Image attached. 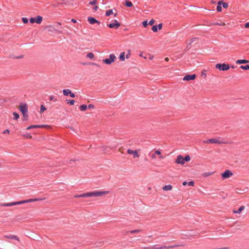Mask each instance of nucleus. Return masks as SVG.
<instances>
[{"label": "nucleus", "mask_w": 249, "mask_h": 249, "mask_svg": "<svg viewBox=\"0 0 249 249\" xmlns=\"http://www.w3.org/2000/svg\"><path fill=\"white\" fill-rule=\"evenodd\" d=\"M44 125H31L28 126L26 129L27 130L31 129L32 128H38L44 127Z\"/></svg>", "instance_id": "18"}, {"label": "nucleus", "mask_w": 249, "mask_h": 249, "mask_svg": "<svg viewBox=\"0 0 249 249\" xmlns=\"http://www.w3.org/2000/svg\"><path fill=\"white\" fill-rule=\"evenodd\" d=\"M222 3V1H219L217 2V6L216 7V10L218 12H221L222 11V7L221 6V4Z\"/></svg>", "instance_id": "24"}, {"label": "nucleus", "mask_w": 249, "mask_h": 249, "mask_svg": "<svg viewBox=\"0 0 249 249\" xmlns=\"http://www.w3.org/2000/svg\"><path fill=\"white\" fill-rule=\"evenodd\" d=\"M17 205H19V201L10 202V203H3L0 204L1 207H10Z\"/></svg>", "instance_id": "9"}, {"label": "nucleus", "mask_w": 249, "mask_h": 249, "mask_svg": "<svg viewBox=\"0 0 249 249\" xmlns=\"http://www.w3.org/2000/svg\"><path fill=\"white\" fill-rule=\"evenodd\" d=\"M179 245H174L169 246H162L160 247H155V246L151 247V249H173L179 246Z\"/></svg>", "instance_id": "7"}, {"label": "nucleus", "mask_w": 249, "mask_h": 249, "mask_svg": "<svg viewBox=\"0 0 249 249\" xmlns=\"http://www.w3.org/2000/svg\"><path fill=\"white\" fill-rule=\"evenodd\" d=\"M19 110L22 113H28V107L26 104H21L19 106Z\"/></svg>", "instance_id": "12"}, {"label": "nucleus", "mask_w": 249, "mask_h": 249, "mask_svg": "<svg viewBox=\"0 0 249 249\" xmlns=\"http://www.w3.org/2000/svg\"><path fill=\"white\" fill-rule=\"evenodd\" d=\"M155 154H157L158 155H160V159H162L164 158V157L161 155V152L159 150H156L155 151L154 153L151 156V157L152 159H155L156 158V156H155Z\"/></svg>", "instance_id": "15"}, {"label": "nucleus", "mask_w": 249, "mask_h": 249, "mask_svg": "<svg viewBox=\"0 0 249 249\" xmlns=\"http://www.w3.org/2000/svg\"><path fill=\"white\" fill-rule=\"evenodd\" d=\"M153 57V56H151V57H150V59H151H151H152Z\"/></svg>", "instance_id": "63"}, {"label": "nucleus", "mask_w": 249, "mask_h": 249, "mask_svg": "<svg viewBox=\"0 0 249 249\" xmlns=\"http://www.w3.org/2000/svg\"><path fill=\"white\" fill-rule=\"evenodd\" d=\"M27 138H31L32 136L30 134H27L24 135Z\"/></svg>", "instance_id": "49"}, {"label": "nucleus", "mask_w": 249, "mask_h": 249, "mask_svg": "<svg viewBox=\"0 0 249 249\" xmlns=\"http://www.w3.org/2000/svg\"><path fill=\"white\" fill-rule=\"evenodd\" d=\"M67 104H70V105H73L75 101L73 100H66Z\"/></svg>", "instance_id": "33"}, {"label": "nucleus", "mask_w": 249, "mask_h": 249, "mask_svg": "<svg viewBox=\"0 0 249 249\" xmlns=\"http://www.w3.org/2000/svg\"><path fill=\"white\" fill-rule=\"evenodd\" d=\"M127 153L130 155H133L134 158H138L140 157L137 150H133L130 149H128L127 150Z\"/></svg>", "instance_id": "8"}, {"label": "nucleus", "mask_w": 249, "mask_h": 249, "mask_svg": "<svg viewBox=\"0 0 249 249\" xmlns=\"http://www.w3.org/2000/svg\"><path fill=\"white\" fill-rule=\"evenodd\" d=\"M94 55L92 52L89 53L87 54V57L90 59H93L94 58Z\"/></svg>", "instance_id": "28"}, {"label": "nucleus", "mask_w": 249, "mask_h": 249, "mask_svg": "<svg viewBox=\"0 0 249 249\" xmlns=\"http://www.w3.org/2000/svg\"><path fill=\"white\" fill-rule=\"evenodd\" d=\"M113 14V11L112 10H109L108 11H107L106 13V16H110L111 14Z\"/></svg>", "instance_id": "32"}, {"label": "nucleus", "mask_w": 249, "mask_h": 249, "mask_svg": "<svg viewBox=\"0 0 249 249\" xmlns=\"http://www.w3.org/2000/svg\"><path fill=\"white\" fill-rule=\"evenodd\" d=\"M202 76H204L206 77V74L205 73H202Z\"/></svg>", "instance_id": "60"}, {"label": "nucleus", "mask_w": 249, "mask_h": 249, "mask_svg": "<svg viewBox=\"0 0 249 249\" xmlns=\"http://www.w3.org/2000/svg\"><path fill=\"white\" fill-rule=\"evenodd\" d=\"M109 193V191H96L91 192H88L86 193L82 194L80 195H77L74 196V197H97L101 196L104 195H107Z\"/></svg>", "instance_id": "1"}, {"label": "nucleus", "mask_w": 249, "mask_h": 249, "mask_svg": "<svg viewBox=\"0 0 249 249\" xmlns=\"http://www.w3.org/2000/svg\"><path fill=\"white\" fill-rule=\"evenodd\" d=\"M191 160L190 157L189 155H186L185 158H184V161H189Z\"/></svg>", "instance_id": "37"}, {"label": "nucleus", "mask_w": 249, "mask_h": 249, "mask_svg": "<svg viewBox=\"0 0 249 249\" xmlns=\"http://www.w3.org/2000/svg\"><path fill=\"white\" fill-rule=\"evenodd\" d=\"M197 39H198V38H197V37H194V38L191 39L189 41H190L189 43H188V45H190L193 42H194V41H196Z\"/></svg>", "instance_id": "35"}, {"label": "nucleus", "mask_w": 249, "mask_h": 249, "mask_svg": "<svg viewBox=\"0 0 249 249\" xmlns=\"http://www.w3.org/2000/svg\"><path fill=\"white\" fill-rule=\"evenodd\" d=\"M22 115L23 116V120L26 121L28 120V113H22Z\"/></svg>", "instance_id": "34"}, {"label": "nucleus", "mask_w": 249, "mask_h": 249, "mask_svg": "<svg viewBox=\"0 0 249 249\" xmlns=\"http://www.w3.org/2000/svg\"><path fill=\"white\" fill-rule=\"evenodd\" d=\"M22 57H23V56L22 55H20V56L16 57V58L19 59V58H21Z\"/></svg>", "instance_id": "59"}, {"label": "nucleus", "mask_w": 249, "mask_h": 249, "mask_svg": "<svg viewBox=\"0 0 249 249\" xmlns=\"http://www.w3.org/2000/svg\"><path fill=\"white\" fill-rule=\"evenodd\" d=\"M88 106L89 108H94V105L92 104H89Z\"/></svg>", "instance_id": "51"}, {"label": "nucleus", "mask_w": 249, "mask_h": 249, "mask_svg": "<svg viewBox=\"0 0 249 249\" xmlns=\"http://www.w3.org/2000/svg\"><path fill=\"white\" fill-rule=\"evenodd\" d=\"M45 199V198H31V199H26V200H24L19 201V205H20V204H22L29 203V202H35V201H37L43 200H44Z\"/></svg>", "instance_id": "4"}, {"label": "nucleus", "mask_w": 249, "mask_h": 249, "mask_svg": "<svg viewBox=\"0 0 249 249\" xmlns=\"http://www.w3.org/2000/svg\"><path fill=\"white\" fill-rule=\"evenodd\" d=\"M125 5H126V6L130 7H131L132 6V3L130 1L126 0L125 1Z\"/></svg>", "instance_id": "30"}, {"label": "nucleus", "mask_w": 249, "mask_h": 249, "mask_svg": "<svg viewBox=\"0 0 249 249\" xmlns=\"http://www.w3.org/2000/svg\"><path fill=\"white\" fill-rule=\"evenodd\" d=\"M148 24V23H147V21L146 20L143 21L142 22V25L144 27H146L147 26Z\"/></svg>", "instance_id": "46"}, {"label": "nucleus", "mask_w": 249, "mask_h": 249, "mask_svg": "<svg viewBox=\"0 0 249 249\" xmlns=\"http://www.w3.org/2000/svg\"><path fill=\"white\" fill-rule=\"evenodd\" d=\"M13 115L14 116V119L17 120L18 118H19V115L17 112H13Z\"/></svg>", "instance_id": "36"}, {"label": "nucleus", "mask_w": 249, "mask_h": 249, "mask_svg": "<svg viewBox=\"0 0 249 249\" xmlns=\"http://www.w3.org/2000/svg\"><path fill=\"white\" fill-rule=\"evenodd\" d=\"M245 27L246 28H249V22H247L245 25Z\"/></svg>", "instance_id": "53"}, {"label": "nucleus", "mask_w": 249, "mask_h": 249, "mask_svg": "<svg viewBox=\"0 0 249 249\" xmlns=\"http://www.w3.org/2000/svg\"><path fill=\"white\" fill-rule=\"evenodd\" d=\"M175 162L177 164L183 165L185 163L184 158H183L181 155H178L177 157Z\"/></svg>", "instance_id": "11"}, {"label": "nucleus", "mask_w": 249, "mask_h": 249, "mask_svg": "<svg viewBox=\"0 0 249 249\" xmlns=\"http://www.w3.org/2000/svg\"><path fill=\"white\" fill-rule=\"evenodd\" d=\"M71 21L72 22H73V23H76V20L75 19H74V18L71 19Z\"/></svg>", "instance_id": "57"}, {"label": "nucleus", "mask_w": 249, "mask_h": 249, "mask_svg": "<svg viewBox=\"0 0 249 249\" xmlns=\"http://www.w3.org/2000/svg\"><path fill=\"white\" fill-rule=\"evenodd\" d=\"M46 108L43 105H41L40 106V112H42L46 110Z\"/></svg>", "instance_id": "40"}, {"label": "nucleus", "mask_w": 249, "mask_h": 249, "mask_svg": "<svg viewBox=\"0 0 249 249\" xmlns=\"http://www.w3.org/2000/svg\"><path fill=\"white\" fill-rule=\"evenodd\" d=\"M130 55H131V50H128L127 53L126 55V58L128 59L130 57Z\"/></svg>", "instance_id": "39"}, {"label": "nucleus", "mask_w": 249, "mask_h": 249, "mask_svg": "<svg viewBox=\"0 0 249 249\" xmlns=\"http://www.w3.org/2000/svg\"><path fill=\"white\" fill-rule=\"evenodd\" d=\"M187 183H188V182L185 181L183 182L182 185L183 186H185V185H186L187 184Z\"/></svg>", "instance_id": "55"}, {"label": "nucleus", "mask_w": 249, "mask_h": 249, "mask_svg": "<svg viewBox=\"0 0 249 249\" xmlns=\"http://www.w3.org/2000/svg\"><path fill=\"white\" fill-rule=\"evenodd\" d=\"M248 63H249V61L246 59L238 60L236 62V63L238 64H246Z\"/></svg>", "instance_id": "19"}, {"label": "nucleus", "mask_w": 249, "mask_h": 249, "mask_svg": "<svg viewBox=\"0 0 249 249\" xmlns=\"http://www.w3.org/2000/svg\"><path fill=\"white\" fill-rule=\"evenodd\" d=\"M214 173L213 172H205L202 174L201 176L204 178H206L207 177L210 176L212 175H213Z\"/></svg>", "instance_id": "20"}, {"label": "nucleus", "mask_w": 249, "mask_h": 249, "mask_svg": "<svg viewBox=\"0 0 249 249\" xmlns=\"http://www.w3.org/2000/svg\"><path fill=\"white\" fill-rule=\"evenodd\" d=\"M187 184L189 186H193L194 185V182L193 181H190L189 182H188Z\"/></svg>", "instance_id": "44"}, {"label": "nucleus", "mask_w": 249, "mask_h": 249, "mask_svg": "<svg viewBox=\"0 0 249 249\" xmlns=\"http://www.w3.org/2000/svg\"><path fill=\"white\" fill-rule=\"evenodd\" d=\"M141 231H142V230H141V229H137V230H132V231H127L126 232V233L130 232L131 233H139V232H140Z\"/></svg>", "instance_id": "26"}, {"label": "nucleus", "mask_w": 249, "mask_h": 249, "mask_svg": "<svg viewBox=\"0 0 249 249\" xmlns=\"http://www.w3.org/2000/svg\"><path fill=\"white\" fill-rule=\"evenodd\" d=\"M155 22V20L153 19H152L148 23V24L150 25H153Z\"/></svg>", "instance_id": "48"}, {"label": "nucleus", "mask_w": 249, "mask_h": 249, "mask_svg": "<svg viewBox=\"0 0 249 249\" xmlns=\"http://www.w3.org/2000/svg\"><path fill=\"white\" fill-rule=\"evenodd\" d=\"M116 58L115 55L113 54H110L109 55V58H106L103 60V62L107 65H110L112 62H113Z\"/></svg>", "instance_id": "2"}, {"label": "nucleus", "mask_w": 249, "mask_h": 249, "mask_svg": "<svg viewBox=\"0 0 249 249\" xmlns=\"http://www.w3.org/2000/svg\"><path fill=\"white\" fill-rule=\"evenodd\" d=\"M88 108V106L86 105H82L79 107V108L81 111H85Z\"/></svg>", "instance_id": "27"}, {"label": "nucleus", "mask_w": 249, "mask_h": 249, "mask_svg": "<svg viewBox=\"0 0 249 249\" xmlns=\"http://www.w3.org/2000/svg\"><path fill=\"white\" fill-rule=\"evenodd\" d=\"M49 100L50 101H53L54 102L57 101V99L55 98L53 95H51L50 96Z\"/></svg>", "instance_id": "31"}, {"label": "nucleus", "mask_w": 249, "mask_h": 249, "mask_svg": "<svg viewBox=\"0 0 249 249\" xmlns=\"http://www.w3.org/2000/svg\"><path fill=\"white\" fill-rule=\"evenodd\" d=\"M70 96L72 97V98H74L75 97V95L74 93H72L71 91V93L70 94Z\"/></svg>", "instance_id": "52"}, {"label": "nucleus", "mask_w": 249, "mask_h": 249, "mask_svg": "<svg viewBox=\"0 0 249 249\" xmlns=\"http://www.w3.org/2000/svg\"><path fill=\"white\" fill-rule=\"evenodd\" d=\"M215 68L219 70L220 71H227L230 69V66L228 64L225 63L220 64L218 63L215 65Z\"/></svg>", "instance_id": "3"}, {"label": "nucleus", "mask_w": 249, "mask_h": 249, "mask_svg": "<svg viewBox=\"0 0 249 249\" xmlns=\"http://www.w3.org/2000/svg\"><path fill=\"white\" fill-rule=\"evenodd\" d=\"M4 237L8 238V239H15L18 241H19L18 237L17 236L14 235H4Z\"/></svg>", "instance_id": "17"}, {"label": "nucleus", "mask_w": 249, "mask_h": 249, "mask_svg": "<svg viewBox=\"0 0 249 249\" xmlns=\"http://www.w3.org/2000/svg\"><path fill=\"white\" fill-rule=\"evenodd\" d=\"M152 30L154 32H157L158 31V26L157 25H154L152 27Z\"/></svg>", "instance_id": "38"}, {"label": "nucleus", "mask_w": 249, "mask_h": 249, "mask_svg": "<svg viewBox=\"0 0 249 249\" xmlns=\"http://www.w3.org/2000/svg\"><path fill=\"white\" fill-rule=\"evenodd\" d=\"M98 8V7L97 6H95V7H93V9L94 11H96V10H97Z\"/></svg>", "instance_id": "56"}, {"label": "nucleus", "mask_w": 249, "mask_h": 249, "mask_svg": "<svg viewBox=\"0 0 249 249\" xmlns=\"http://www.w3.org/2000/svg\"><path fill=\"white\" fill-rule=\"evenodd\" d=\"M245 209L244 206H241L238 210H233V213H240L243 210Z\"/></svg>", "instance_id": "22"}, {"label": "nucleus", "mask_w": 249, "mask_h": 249, "mask_svg": "<svg viewBox=\"0 0 249 249\" xmlns=\"http://www.w3.org/2000/svg\"><path fill=\"white\" fill-rule=\"evenodd\" d=\"M96 3H97L96 0H92V1H90L89 3L91 5H95L96 4Z\"/></svg>", "instance_id": "43"}, {"label": "nucleus", "mask_w": 249, "mask_h": 249, "mask_svg": "<svg viewBox=\"0 0 249 249\" xmlns=\"http://www.w3.org/2000/svg\"><path fill=\"white\" fill-rule=\"evenodd\" d=\"M42 21V17L40 16H37L36 18H31L30 19V22L31 23H34L35 22H36L37 24H40L41 23Z\"/></svg>", "instance_id": "6"}, {"label": "nucleus", "mask_w": 249, "mask_h": 249, "mask_svg": "<svg viewBox=\"0 0 249 249\" xmlns=\"http://www.w3.org/2000/svg\"><path fill=\"white\" fill-rule=\"evenodd\" d=\"M240 69L244 70H249V65H247L246 66H241L240 67Z\"/></svg>", "instance_id": "29"}, {"label": "nucleus", "mask_w": 249, "mask_h": 249, "mask_svg": "<svg viewBox=\"0 0 249 249\" xmlns=\"http://www.w3.org/2000/svg\"><path fill=\"white\" fill-rule=\"evenodd\" d=\"M88 21L91 24H93L95 23L99 24L100 23V22L98 20H96L95 18L90 17L88 18Z\"/></svg>", "instance_id": "16"}, {"label": "nucleus", "mask_w": 249, "mask_h": 249, "mask_svg": "<svg viewBox=\"0 0 249 249\" xmlns=\"http://www.w3.org/2000/svg\"><path fill=\"white\" fill-rule=\"evenodd\" d=\"M143 249H151V247H144Z\"/></svg>", "instance_id": "58"}, {"label": "nucleus", "mask_w": 249, "mask_h": 249, "mask_svg": "<svg viewBox=\"0 0 249 249\" xmlns=\"http://www.w3.org/2000/svg\"><path fill=\"white\" fill-rule=\"evenodd\" d=\"M172 188H173V187L171 185H167L164 186L162 188V189L164 191H167L171 190L172 189Z\"/></svg>", "instance_id": "21"}, {"label": "nucleus", "mask_w": 249, "mask_h": 249, "mask_svg": "<svg viewBox=\"0 0 249 249\" xmlns=\"http://www.w3.org/2000/svg\"><path fill=\"white\" fill-rule=\"evenodd\" d=\"M158 26V30H160L162 29V23H160L158 24V25L157 26Z\"/></svg>", "instance_id": "47"}, {"label": "nucleus", "mask_w": 249, "mask_h": 249, "mask_svg": "<svg viewBox=\"0 0 249 249\" xmlns=\"http://www.w3.org/2000/svg\"><path fill=\"white\" fill-rule=\"evenodd\" d=\"M57 24H58V25H60L61 24V23L60 22H58Z\"/></svg>", "instance_id": "64"}, {"label": "nucleus", "mask_w": 249, "mask_h": 249, "mask_svg": "<svg viewBox=\"0 0 249 249\" xmlns=\"http://www.w3.org/2000/svg\"><path fill=\"white\" fill-rule=\"evenodd\" d=\"M22 20L24 23H27L28 22V19L26 18H22Z\"/></svg>", "instance_id": "42"}, {"label": "nucleus", "mask_w": 249, "mask_h": 249, "mask_svg": "<svg viewBox=\"0 0 249 249\" xmlns=\"http://www.w3.org/2000/svg\"><path fill=\"white\" fill-rule=\"evenodd\" d=\"M222 6L224 8H227L228 7V3H227V2H223L222 1Z\"/></svg>", "instance_id": "41"}, {"label": "nucleus", "mask_w": 249, "mask_h": 249, "mask_svg": "<svg viewBox=\"0 0 249 249\" xmlns=\"http://www.w3.org/2000/svg\"><path fill=\"white\" fill-rule=\"evenodd\" d=\"M165 60L166 61H168L169 60V58H168V57H166V58H165Z\"/></svg>", "instance_id": "61"}, {"label": "nucleus", "mask_w": 249, "mask_h": 249, "mask_svg": "<svg viewBox=\"0 0 249 249\" xmlns=\"http://www.w3.org/2000/svg\"><path fill=\"white\" fill-rule=\"evenodd\" d=\"M196 77V75L195 74H190V75H186L183 78V80L184 81H185V80L189 81L191 80H194L195 79Z\"/></svg>", "instance_id": "14"}, {"label": "nucleus", "mask_w": 249, "mask_h": 249, "mask_svg": "<svg viewBox=\"0 0 249 249\" xmlns=\"http://www.w3.org/2000/svg\"><path fill=\"white\" fill-rule=\"evenodd\" d=\"M71 92V90L69 89H65L63 90V93L65 96H68V95H70Z\"/></svg>", "instance_id": "25"}, {"label": "nucleus", "mask_w": 249, "mask_h": 249, "mask_svg": "<svg viewBox=\"0 0 249 249\" xmlns=\"http://www.w3.org/2000/svg\"><path fill=\"white\" fill-rule=\"evenodd\" d=\"M119 59L121 61H124L125 60V53L122 52L119 55Z\"/></svg>", "instance_id": "23"}, {"label": "nucleus", "mask_w": 249, "mask_h": 249, "mask_svg": "<svg viewBox=\"0 0 249 249\" xmlns=\"http://www.w3.org/2000/svg\"><path fill=\"white\" fill-rule=\"evenodd\" d=\"M233 175L232 172L230 170H226L224 173L221 174L222 178L225 179L229 178Z\"/></svg>", "instance_id": "5"}, {"label": "nucleus", "mask_w": 249, "mask_h": 249, "mask_svg": "<svg viewBox=\"0 0 249 249\" xmlns=\"http://www.w3.org/2000/svg\"><path fill=\"white\" fill-rule=\"evenodd\" d=\"M209 141H210V139H208L206 141H204L203 142L205 143H210V142Z\"/></svg>", "instance_id": "54"}, {"label": "nucleus", "mask_w": 249, "mask_h": 249, "mask_svg": "<svg viewBox=\"0 0 249 249\" xmlns=\"http://www.w3.org/2000/svg\"><path fill=\"white\" fill-rule=\"evenodd\" d=\"M140 56L142 57V53L140 54Z\"/></svg>", "instance_id": "62"}, {"label": "nucleus", "mask_w": 249, "mask_h": 249, "mask_svg": "<svg viewBox=\"0 0 249 249\" xmlns=\"http://www.w3.org/2000/svg\"><path fill=\"white\" fill-rule=\"evenodd\" d=\"M209 141L210 143L221 144L225 143L222 140H220L219 139L216 138L210 139Z\"/></svg>", "instance_id": "13"}, {"label": "nucleus", "mask_w": 249, "mask_h": 249, "mask_svg": "<svg viewBox=\"0 0 249 249\" xmlns=\"http://www.w3.org/2000/svg\"><path fill=\"white\" fill-rule=\"evenodd\" d=\"M10 133V131L9 129H5L3 132V134H9Z\"/></svg>", "instance_id": "50"}, {"label": "nucleus", "mask_w": 249, "mask_h": 249, "mask_svg": "<svg viewBox=\"0 0 249 249\" xmlns=\"http://www.w3.org/2000/svg\"><path fill=\"white\" fill-rule=\"evenodd\" d=\"M121 25V24L117 20H114V23H110L107 25L108 27L110 28H115L116 29H118Z\"/></svg>", "instance_id": "10"}, {"label": "nucleus", "mask_w": 249, "mask_h": 249, "mask_svg": "<svg viewBox=\"0 0 249 249\" xmlns=\"http://www.w3.org/2000/svg\"><path fill=\"white\" fill-rule=\"evenodd\" d=\"M212 25H225V24L222 23L221 22V23L216 22V23H213L212 24Z\"/></svg>", "instance_id": "45"}]
</instances>
